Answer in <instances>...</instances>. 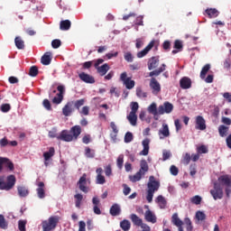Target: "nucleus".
Segmentation results:
<instances>
[{
    "label": "nucleus",
    "instance_id": "44",
    "mask_svg": "<svg viewBox=\"0 0 231 231\" xmlns=\"http://www.w3.org/2000/svg\"><path fill=\"white\" fill-rule=\"evenodd\" d=\"M30 77H37L39 75V68L37 66H32L29 69Z\"/></svg>",
    "mask_w": 231,
    "mask_h": 231
},
{
    "label": "nucleus",
    "instance_id": "28",
    "mask_svg": "<svg viewBox=\"0 0 231 231\" xmlns=\"http://www.w3.org/2000/svg\"><path fill=\"white\" fill-rule=\"evenodd\" d=\"M171 223L175 226H183V222L181 219H180V217H178V213H174L171 217Z\"/></svg>",
    "mask_w": 231,
    "mask_h": 231
},
{
    "label": "nucleus",
    "instance_id": "36",
    "mask_svg": "<svg viewBox=\"0 0 231 231\" xmlns=\"http://www.w3.org/2000/svg\"><path fill=\"white\" fill-rule=\"evenodd\" d=\"M208 71H210V64H206L203 68H202V69H201V71H200V79H202V80H205V79H206V77H207V74L208 73Z\"/></svg>",
    "mask_w": 231,
    "mask_h": 231
},
{
    "label": "nucleus",
    "instance_id": "17",
    "mask_svg": "<svg viewBox=\"0 0 231 231\" xmlns=\"http://www.w3.org/2000/svg\"><path fill=\"white\" fill-rule=\"evenodd\" d=\"M149 143H151V140L149 138H145L142 142L143 149L139 152L140 156H147V154H149Z\"/></svg>",
    "mask_w": 231,
    "mask_h": 231
},
{
    "label": "nucleus",
    "instance_id": "16",
    "mask_svg": "<svg viewBox=\"0 0 231 231\" xmlns=\"http://www.w3.org/2000/svg\"><path fill=\"white\" fill-rule=\"evenodd\" d=\"M73 101L68 102L62 108V113L64 116H71V113L75 111L73 108Z\"/></svg>",
    "mask_w": 231,
    "mask_h": 231
},
{
    "label": "nucleus",
    "instance_id": "11",
    "mask_svg": "<svg viewBox=\"0 0 231 231\" xmlns=\"http://www.w3.org/2000/svg\"><path fill=\"white\" fill-rule=\"evenodd\" d=\"M120 80L125 85L126 89H133L134 88L135 82L131 78H127V72H123L120 75Z\"/></svg>",
    "mask_w": 231,
    "mask_h": 231
},
{
    "label": "nucleus",
    "instance_id": "30",
    "mask_svg": "<svg viewBox=\"0 0 231 231\" xmlns=\"http://www.w3.org/2000/svg\"><path fill=\"white\" fill-rule=\"evenodd\" d=\"M143 176L145 175L138 171L134 175H130L129 180L132 183H136V181H140V180H142Z\"/></svg>",
    "mask_w": 231,
    "mask_h": 231
},
{
    "label": "nucleus",
    "instance_id": "29",
    "mask_svg": "<svg viewBox=\"0 0 231 231\" xmlns=\"http://www.w3.org/2000/svg\"><path fill=\"white\" fill-rule=\"evenodd\" d=\"M121 212H122V209L120 208V205H118V204H114L110 208L111 216H120Z\"/></svg>",
    "mask_w": 231,
    "mask_h": 231
},
{
    "label": "nucleus",
    "instance_id": "61",
    "mask_svg": "<svg viewBox=\"0 0 231 231\" xmlns=\"http://www.w3.org/2000/svg\"><path fill=\"white\" fill-rule=\"evenodd\" d=\"M80 115H84V116H88L89 115V106H85L82 107V109L79 111Z\"/></svg>",
    "mask_w": 231,
    "mask_h": 231
},
{
    "label": "nucleus",
    "instance_id": "22",
    "mask_svg": "<svg viewBox=\"0 0 231 231\" xmlns=\"http://www.w3.org/2000/svg\"><path fill=\"white\" fill-rule=\"evenodd\" d=\"M139 172L144 175L146 172H149V164L147 163V161L145 159H143L140 162Z\"/></svg>",
    "mask_w": 231,
    "mask_h": 231
},
{
    "label": "nucleus",
    "instance_id": "1",
    "mask_svg": "<svg viewBox=\"0 0 231 231\" xmlns=\"http://www.w3.org/2000/svg\"><path fill=\"white\" fill-rule=\"evenodd\" d=\"M80 134H82V127L77 125L72 126L69 131L62 130L58 136V140H60L61 142H68V143L77 142Z\"/></svg>",
    "mask_w": 231,
    "mask_h": 231
},
{
    "label": "nucleus",
    "instance_id": "23",
    "mask_svg": "<svg viewBox=\"0 0 231 231\" xmlns=\"http://www.w3.org/2000/svg\"><path fill=\"white\" fill-rule=\"evenodd\" d=\"M155 203L159 205L160 208H165L167 207V200L165 199V197L162 195H159L155 199Z\"/></svg>",
    "mask_w": 231,
    "mask_h": 231
},
{
    "label": "nucleus",
    "instance_id": "34",
    "mask_svg": "<svg viewBox=\"0 0 231 231\" xmlns=\"http://www.w3.org/2000/svg\"><path fill=\"white\" fill-rule=\"evenodd\" d=\"M127 120L131 124V125H136V122L138 121V116L134 113H131L127 116Z\"/></svg>",
    "mask_w": 231,
    "mask_h": 231
},
{
    "label": "nucleus",
    "instance_id": "4",
    "mask_svg": "<svg viewBox=\"0 0 231 231\" xmlns=\"http://www.w3.org/2000/svg\"><path fill=\"white\" fill-rule=\"evenodd\" d=\"M160 189V181L156 180L154 176L149 177L146 190V200L148 203H152V198H154V192Z\"/></svg>",
    "mask_w": 231,
    "mask_h": 231
},
{
    "label": "nucleus",
    "instance_id": "54",
    "mask_svg": "<svg viewBox=\"0 0 231 231\" xmlns=\"http://www.w3.org/2000/svg\"><path fill=\"white\" fill-rule=\"evenodd\" d=\"M61 44H62V42H60V40L59 39L53 40L51 42V46L54 50H57V48H60Z\"/></svg>",
    "mask_w": 231,
    "mask_h": 231
},
{
    "label": "nucleus",
    "instance_id": "49",
    "mask_svg": "<svg viewBox=\"0 0 231 231\" xmlns=\"http://www.w3.org/2000/svg\"><path fill=\"white\" fill-rule=\"evenodd\" d=\"M130 107H131L130 113L136 114V113H138V109H139L140 106L138 105V102H132L130 104Z\"/></svg>",
    "mask_w": 231,
    "mask_h": 231
},
{
    "label": "nucleus",
    "instance_id": "18",
    "mask_svg": "<svg viewBox=\"0 0 231 231\" xmlns=\"http://www.w3.org/2000/svg\"><path fill=\"white\" fill-rule=\"evenodd\" d=\"M144 219L148 223H152V224L156 223L157 221L156 215H154V213H152V211H151L150 209L145 211Z\"/></svg>",
    "mask_w": 231,
    "mask_h": 231
},
{
    "label": "nucleus",
    "instance_id": "64",
    "mask_svg": "<svg viewBox=\"0 0 231 231\" xmlns=\"http://www.w3.org/2000/svg\"><path fill=\"white\" fill-rule=\"evenodd\" d=\"M139 226L142 228V231H151V226L143 222Z\"/></svg>",
    "mask_w": 231,
    "mask_h": 231
},
{
    "label": "nucleus",
    "instance_id": "42",
    "mask_svg": "<svg viewBox=\"0 0 231 231\" xmlns=\"http://www.w3.org/2000/svg\"><path fill=\"white\" fill-rule=\"evenodd\" d=\"M85 156L86 158H95V150H92L89 147L85 148Z\"/></svg>",
    "mask_w": 231,
    "mask_h": 231
},
{
    "label": "nucleus",
    "instance_id": "58",
    "mask_svg": "<svg viewBox=\"0 0 231 231\" xmlns=\"http://www.w3.org/2000/svg\"><path fill=\"white\" fill-rule=\"evenodd\" d=\"M170 172L172 176H178L180 170L175 165H171L170 168Z\"/></svg>",
    "mask_w": 231,
    "mask_h": 231
},
{
    "label": "nucleus",
    "instance_id": "15",
    "mask_svg": "<svg viewBox=\"0 0 231 231\" xmlns=\"http://www.w3.org/2000/svg\"><path fill=\"white\" fill-rule=\"evenodd\" d=\"M160 140L163 138H169L171 136V132L169 131V125L162 124V127L159 130Z\"/></svg>",
    "mask_w": 231,
    "mask_h": 231
},
{
    "label": "nucleus",
    "instance_id": "51",
    "mask_svg": "<svg viewBox=\"0 0 231 231\" xmlns=\"http://www.w3.org/2000/svg\"><path fill=\"white\" fill-rule=\"evenodd\" d=\"M116 165H117L118 169H122L124 167V154H120L117 157Z\"/></svg>",
    "mask_w": 231,
    "mask_h": 231
},
{
    "label": "nucleus",
    "instance_id": "12",
    "mask_svg": "<svg viewBox=\"0 0 231 231\" xmlns=\"http://www.w3.org/2000/svg\"><path fill=\"white\" fill-rule=\"evenodd\" d=\"M155 42H156L154 40L150 42V43L143 51L137 52V58L143 59V57H145V55H147L149 53V51H151V50H152V48H154Z\"/></svg>",
    "mask_w": 231,
    "mask_h": 231
},
{
    "label": "nucleus",
    "instance_id": "55",
    "mask_svg": "<svg viewBox=\"0 0 231 231\" xmlns=\"http://www.w3.org/2000/svg\"><path fill=\"white\" fill-rule=\"evenodd\" d=\"M133 142V133L127 132L125 135V143H131Z\"/></svg>",
    "mask_w": 231,
    "mask_h": 231
},
{
    "label": "nucleus",
    "instance_id": "52",
    "mask_svg": "<svg viewBox=\"0 0 231 231\" xmlns=\"http://www.w3.org/2000/svg\"><path fill=\"white\" fill-rule=\"evenodd\" d=\"M96 183L97 185H104L106 183V177L104 175H97Z\"/></svg>",
    "mask_w": 231,
    "mask_h": 231
},
{
    "label": "nucleus",
    "instance_id": "60",
    "mask_svg": "<svg viewBox=\"0 0 231 231\" xmlns=\"http://www.w3.org/2000/svg\"><path fill=\"white\" fill-rule=\"evenodd\" d=\"M191 156L190 153H185L183 157L184 165H189L190 163Z\"/></svg>",
    "mask_w": 231,
    "mask_h": 231
},
{
    "label": "nucleus",
    "instance_id": "38",
    "mask_svg": "<svg viewBox=\"0 0 231 231\" xmlns=\"http://www.w3.org/2000/svg\"><path fill=\"white\" fill-rule=\"evenodd\" d=\"M60 30L68 31L71 28V22L69 20L61 21L60 23Z\"/></svg>",
    "mask_w": 231,
    "mask_h": 231
},
{
    "label": "nucleus",
    "instance_id": "63",
    "mask_svg": "<svg viewBox=\"0 0 231 231\" xmlns=\"http://www.w3.org/2000/svg\"><path fill=\"white\" fill-rule=\"evenodd\" d=\"M105 174L106 176L109 177L111 174H113V170L111 169L110 164L105 167Z\"/></svg>",
    "mask_w": 231,
    "mask_h": 231
},
{
    "label": "nucleus",
    "instance_id": "40",
    "mask_svg": "<svg viewBox=\"0 0 231 231\" xmlns=\"http://www.w3.org/2000/svg\"><path fill=\"white\" fill-rule=\"evenodd\" d=\"M0 228L6 230L8 228V222L4 215H0Z\"/></svg>",
    "mask_w": 231,
    "mask_h": 231
},
{
    "label": "nucleus",
    "instance_id": "59",
    "mask_svg": "<svg viewBox=\"0 0 231 231\" xmlns=\"http://www.w3.org/2000/svg\"><path fill=\"white\" fill-rule=\"evenodd\" d=\"M125 60H126V62H133L134 57H133V54L131 52H125Z\"/></svg>",
    "mask_w": 231,
    "mask_h": 231
},
{
    "label": "nucleus",
    "instance_id": "62",
    "mask_svg": "<svg viewBox=\"0 0 231 231\" xmlns=\"http://www.w3.org/2000/svg\"><path fill=\"white\" fill-rule=\"evenodd\" d=\"M162 48L165 50V51H171V42L170 41H164L162 43Z\"/></svg>",
    "mask_w": 231,
    "mask_h": 231
},
{
    "label": "nucleus",
    "instance_id": "33",
    "mask_svg": "<svg viewBox=\"0 0 231 231\" xmlns=\"http://www.w3.org/2000/svg\"><path fill=\"white\" fill-rule=\"evenodd\" d=\"M55 155V148L51 147L49 152H45L43 153V158L46 162H49L51 158H53V156Z\"/></svg>",
    "mask_w": 231,
    "mask_h": 231
},
{
    "label": "nucleus",
    "instance_id": "5",
    "mask_svg": "<svg viewBox=\"0 0 231 231\" xmlns=\"http://www.w3.org/2000/svg\"><path fill=\"white\" fill-rule=\"evenodd\" d=\"M17 179H15V175H9L6 178V182H5V179L0 177V190H12L14 187H15V182Z\"/></svg>",
    "mask_w": 231,
    "mask_h": 231
},
{
    "label": "nucleus",
    "instance_id": "41",
    "mask_svg": "<svg viewBox=\"0 0 231 231\" xmlns=\"http://www.w3.org/2000/svg\"><path fill=\"white\" fill-rule=\"evenodd\" d=\"M84 104H86L85 99H79V100L73 101V107H76L78 111H80V107H82Z\"/></svg>",
    "mask_w": 231,
    "mask_h": 231
},
{
    "label": "nucleus",
    "instance_id": "25",
    "mask_svg": "<svg viewBox=\"0 0 231 231\" xmlns=\"http://www.w3.org/2000/svg\"><path fill=\"white\" fill-rule=\"evenodd\" d=\"M205 13L207 14L208 17H209V19H214L219 15V11H217L216 8H208L206 9Z\"/></svg>",
    "mask_w": 231,
    "mask_h": 231
},
{
    "label": "nucleus",
    "instance_id": "24",
    "mask_svg": "<svg viewBox=\"0 0 231 231\" xmlns=\"http://www.w3.org/2000/svg\"><path fill=\"white\" fill-rule=\"evenodd\" d=\"M130 219L134 226H140L143 223V220L136 214L130 215Z\"/></svg>",
    "mask_w": 231,
    "mask_h": 231
},
{
    "label": "nucleus",
    "instance_id": "6",
    "mask_svg": "<svg viewBox=\"0 0 231 231\" xmlns=\"http://www.w3.org/2000/svg\"><path fill=\"white\" fill-rule=\"evenodd\" d=\"M60 217L59 216H52L49 217L48 220H44L42 223V230L43 231H51L55 230L57 228V225H59Z\"/></svg>",
    "mask_w": 231,
    "mask_h": 231
},
{
    "label": "nucleus",
    "instance_id": "32",
    "mask_svg": "<svg viewBox=\"0 0 231 231\" xmlns=\"http://www.w3.org/2000/svg\"><path fill=\"white\" fill-rule=\"evenodd\" d=\"M17 190H18V196H20V198H26V196L30 194V191H28V189H26V187L24 186H19L17 188Z\"/></svg>",
    "mask_w": 231,
    "mask_h": 231
},
{
    "label": "nucleus",
    "instance_id": "48",
    "mask_svg": "<svg viewBox=\"0 0 231 231\" xmlns=\"http://www.w3.org/2000/svg\"><path fill=\"white\" fill-rule=\"evenodd\" d=\"M62 100H64V96L60 95V94H57L56 97H53L52 99V104H60L62 102Z\"/></svg>",
    "mask_w": 231,
    "mask_h": 231
},
{
    "label": "nucleus",
    "instance_id": "26",
    "mask_svg": "<svg viewBox=\"0 0 231 231\" xmlns=\"http://www.w3.org/2000/svg\"><path fill=\"white\" fill-rule=\"evenodd\" d=\"M173 48H174L175 50H173V51H171V53H172L173 55H176V53H178L179 51H181V50H183V42H181V41H180V40H176V41L174 42Z\"/></svg>",
    "mask_w": 231,
    "mask_h": 231
},
{
    "label": "nucleus",
    "instance_id": "45",
    "mask_svg": "<svg viewBox=\"0 0 231 231\" xmlns=\"http://www.w3.org/2000/svg\"><path fill=\"white\" fill-rule=\"evenodd\" d=\"M184 225H186V230L187 231H192L193 230V226H192V221H190V218L186 217L184 219Z\"/></svg>",
    "mask_w": 231,
    "mask_h": 231
},
{
    "label": "nucleus",
    "instance_id": "57",
    "mask_svg": "<svg viewBox=\"0 0 231 231\" xmlns=\"http://www.w3.org/2000/svg\"><path fill=\"white\" fill-rule=\"evenodd\" d=\"M12 109V106L10 104H2L1 105V111L2 113H8Z\"/></svg>",
    "mask_w": 231,
    "mask_h": 231
},
{
    "label": "nucleus",
    "instance_id": "19",
    "mask_svg": "<svg viewBox=\"0 0 231 231\" xmlns=\"http://www.w3.org/2000/svg\"><path fill=\"white\" fill-rule=\"evenodd\" d=\"M159 64H160V59H158L156 57H152L148 60V69L150 71L152 69H156V68H158Z\"/></svg>",
    "mask_w": 231,
    "mask_h": 231
},
{
    "label": "nucleus",
    "instance_id": "53",
    "mask_svg": "<svg viewBox=\"0 0 231 231\" xmlns=\"http://www.w3.org/2000/svg\"><path fill=\"white\" fill-rule=\"evenodd\" d=\"M136 96L138 97V98H147V93L143 92L142 88L136 89Z\"/></svg>",
    "mask_w": 231,
    "mask_h": 231
},
{
    "label": "nucleus",
    "instance_id": "43",
    "mask_svg": "<svg viewBox=\"0 0 231 231\" xmlns=\"http://www.w3.org/2000/svg\"><path fill=\"white\" fill-rule=\"evenodd\" d=\"M195 217L198 221H205L207 219V215L203 211H197Z\"/></svg>",
    "mask_w": 231,
    "mask_h": 231
},
{
    "label": "nucleus",
    "instance_id": "47",
    "mask_svg": "<svg viewBox=\"0 0 231 231\" xmlns=\"http://www.w3.org/2000/svg\"><path fill=\"white\" fill-rule=\"evenodd\" d=\"M198 154H207L208 152V148L206 145L202 144L197 148Z\"/></svg>",
    "mask_w": 231,
    "mask_h": 231
},
{
    "label": "nucleus",
    "instance_id": "31",
    "mask_svg": "<svg viewBox=\"0 0 231 231\" xmlns=\"http://www.w3.org/2000/svg\"><path fill=\"white\" fill-rule=\"evenodd\" d=\"M228 126H225L224 125H221L218 126V134L221 138H225V136L228 135Z\"/></svg>",
    "mask_w": 231,
    "mask_h": 231
},
{
    "label": "nucleus",
    "instance_id": "2",
    "mask_svg": "<svg viewBox=\"0 0 231 231\" xmlns=\"http://www.w3.org/2000/svg\"><path fill=\"white\" fill-rule=\"evenodd\" d=\"M167 65H165V63H162V65L159 69L149 72V77H152V79H150V88L152 89V95H158L162 91V85L160 84V82H158V79L153 77H159V75H162V73L165 71Z\"/></svg>",
    "mask_w": 231,
    "mask_h": 231
},
{
    "label": "nucleus",
    "instance_id": "27",
    "mask_svg": "<svg viewBox=\"0 0 231 231\" xmlns=\"http://www.w3.org/2000/svg\"><path fill=\"white\" fill-rule=\"evenodd\" d=\"M97 73H99L101 77H104V75H106L107 71L110 69L109 64L105 63L102 66L97 67Z\"/></svg>",
    "mask_w": 231,
    "mask_h": 231
},
{
    "label": "nucleus",
    "instance_id": "14",
    "mask_svg": "<svg viewBox=\"0 0 231 231\" xmlns=\"http://www.w3.org/2000/svg\"><path fill=\"white\" fill-rule=\"evenodd\" d=\"M181 89H190L192 88V79L189 77H183L180 80Z\"/></svg>",
    "mask_w": 231,
    "mask_h": 231
},
{
    "label": "nucleus",
    "instance_id": "46",
    "mask_svg": "<svg viewBox=\"0 0 231 231\" xmlns=\"http://www.w3.org/2000/svg\"><path fill=\"white\" fill-rule=\"evenodd\" d=\"M201 200H202V199L199 195H196L190 199V202L193 205H201Z\"/></svg>",
    "mask_w": 231,
    "mask_h": 231
},
{
    "label": "nucleus",
    "instance_id": "3",
    "mask_svg": "<svg viewBox=\"0 0 231 231\" xmlns=\"http://www.w3.org/2000/svg\"><path fill=\"white\" fill-rule=\"evenodd\" d=\"M174 110V105L170 103L169 101H166L163 103V105L159 106L157 107L156 103H152L148 106V112L151 115H153V116H158V115H171L172 111Z\"/></svg>",
    "mask_w": 231,
    "mask_h": 231
},
{
    "label": "nucleus",
    "instance_id": "10",
    "mask_svg": "<svg viewBox=\"0 0 231 231\" xmlns=\"http://www.w3.org/2000/svg\"><path fill=\"white\" fill-rule=\"evenodd\" d=\"M195 129H197L198 131H205V129H207V121L202 116H196Z\"/></svg>",
    "mask_w": 231,
    "mask_h": 231
},
{
    "label": "nucleus",
    "instance_id": "56",
    "mask_svg": "<svg viewBox=\"0 0 231 231\" xmlns=\"http://www.w3.org/2000/svg\"><path fill=\"white\" fill-rule=\"evenodd\" d=\"M42 106L43 107H45V109L47 111H51V103L50 102V100L48 99H44L43 102H42Z\"/></svg>",
    "mask_w": 231,
    "mask_h": 231
},
{
    "label": "nucleus",
    "instance_id": "7",
    "mask_svg": "<svg viewBox=\"0 0 231 231\" xmlns=\"http://www.w3.org/2000/svg\"><path fill=\"white\" fill-rule=\"evenodd\" d=\"M218 181L225 185V192L226 198H230L231 193V177L228 175H222L218 178Z\"/></svg>",
    "mask_w": 231,
    "mask_h": 231
},
{
    "label": "nucleus",
    "instance_id": "20",
    "mask_svg": "<svg viewBox=\"0 0 231 231\" xmlns=\"http://www.w3.org/2000/svg\"><path fill=\"white\" fill-rule=\"evenodd\" d=\"M36 192L40 199H44V198H46V191L44 190V182L41 181L38 183Z\"/></svg>",
    "mask_w": 231,
    "mask_h": 231
},
{
    "label": "nucleus",
    "instance_id": "50",
    "mask_svg": "<svg viewBox=\"0 0 231 231\" xmlns=\"http://www.w3.org/2000/svg\"><path fill=\"white\" fill-rule=\"evenodd\" d=\"M26 220H19L18 221V230L26 231Z\"/></svg>",
    "mask_w": 231,
    "mask_h": 231
},
{
    "label": "nucleus",
    "instance_id": "21",
    "mask_svg": "<svg viewBox=\"0 0 231 231\" xmlns=\"http://www.w3.org/2000/svg\"><path fill=\"white\" fill-rule=\"evenodd\" d=\"M41 62L43 66H50L51 64V52H45L41 59Z\"/></svg>",
    "mask_w": 231,
    "mask_h": 231
},
{
    "label": "nucleus",
    "instance_id": "37",
    "mask_svg": "<svg viewBox=\"0 0 231 231\" xmlns=\"http://www.w3.org/2000/svg\"><path fill=\"white\" fill-rule=\"evenodd\" d=\"M120 227L124 231H129L131 230V222H129L127 219H124L120 222Z\"/></svg>",
    "mask_w": 231,
    "mask_h": 231
},
{
    "label": "nucleus",
    "instance_id": "39",
    "mask_svg": "<svg viewBox=\"0 0 231 231\" xmlns=\"http://www.w3.org/2000/svg\"><path fill=\"white\" fill-rule=\"evenodd\" d=\"M14 44L18 50H24V41L21 37L17 36L14 39Z\"/></svg>",
    "mask_w": 231,
    "mask_h": 231
},
{
    "label": "nucleus",
    "instance_id": "13",
    "mask_svg": "<svg viewBox=\"0 0 231 231\" xmlns=\"http://www.w3.org/2000/svg\"><path fill=\"white\" fill-rule=\"evenodd\" d=\"M79 78L86 84H95V78L86 72L79 73Z\"/></svg>",
    "mask_w": 231,
    "mask_h": 231
},
{
    "label": "nucleus",
    "instance_id": "9",
    "mask_svg": "<svg viewBox=\"0 0 231 231\" xmlns=\"http://www.w3.org/2000/svg\"><path fill=\"white\" fill-rule=\"evenodd\" d=\"M88 175L84 173L80 178L79 180L78 181V186L79 190L81 192H84L85 194H88L89 192V187H88V180H87Z\"/></svg>",
    "mask_w": 231,
    "mask_h": 231
},
{
    "label": "nucleus",
    "instance_id": "8",
    "mask_svg": "<svg viewBox=\"0 0 231 231\" xmlns=\"http://www.w3.org/2000/svg\"><path fill=\"white\" fill-rule=\"evenodd\" d=\"M209 192L215 201H217V199H223V189H221V186L217 184V182L214 183L213 189H210Z\"/></svg>",
    "mask_w": 231,
    "mask_h": 231
},
{
    "label": "nucleus",
    "instance_id": "35",
    "mask_svg": "<svg viewBox=\"0 0 231 231\" xmlns=\"http://www.w3.org/2000/svg\"><path fill=\"white\" fill-rule=\"evenodd\" d=\"M75 199V205L77 208H80V206L82 205V199H84V196L80 193H78L74 195Z\"/></svg>",
    "mask_w": 231,
    "mask_h": 231
}]
</instances>
